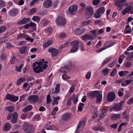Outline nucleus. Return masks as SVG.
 <instances>
[{
    "label": "nucleus",
    "mask_w": 133,
    "mask_h": 133,
    "mask_svg": "<svg viewBox=\"0 0 133 133\" xmlns=\"http://www.w3.org/2000/svg\"><path fill=\"white\" fill-rule=\"evenodd\" d=\"M46 63L45 62L37 61L34 63L32 65L34 68L33 70L34 72L36 73H39L43 71V69H45L48 66L46 64Z\"/></svg>",
    "instance_id": "1"
},
{
    "label": "nucleus",
    "mask_w": 133,
    "mask_h": 133,
    "mask_svg": "<svg viewBox=\"0 0 133 133\" xmlns=\"http://www.w3.org/2000/svg\"><path fill=\"white\" fill-rule=\"evenodd\" d=\"M23 131L26 133H34L35 128L31 124L24 123L23 127Z\"/></svg>",
    "instance_id": "2"
},
{
    "label": "nucleus",
    "mask_w": 133,
    "mask_h": 133,
    "mask_svg": "<svg viewBox=\"0 0 133 133\" xmlns=\"http://www.w3.org/2000/svg\"><path fill=\"white\" fill-rule=\"evenodd\" d=\"M56 22L59 25H63L65 24L66 21L64 18L61 16H59L57 18Z\"/></svg>",
    "instance_id": "3"
},
{
    "label": "nucleus",
    "mask_w": 133,
    "mask_h": 133,
    "mask_svg": "<svg viewBox=\"0 0 133 133\" xmlns=\"http://www.w3.org/2000/svg\"><path fill=\"white\" fill-rule=\"evenodd\" d=\"M127 1V0H116L115 5H117L118 10H121L123 7L124 3Z\"/></svg>",
    "instance_id": "4"
},
{
    "label": "nucleus",
    "mask_w": 133,
    "mask_h": 133,
    "mask_svg": "<svg viewBox=\"0 0 133 133\" xmlns=\"http://www.w3.org/2000/svg\"><path fill=\"white\" fill-rule=\"evenodd\" d=\"M77 8V5H73L70 6L69 8L68 11L70 14L74 15L76 14Z\"/></svg>",
    "instance_id": "5"
},
{
    "label": "nucleus",
    "mask_w": 133,
    "mask_h": 133,
    "mask_svg": "<svg viewBox=\"0 0 133 133\" xmlns=\"http://www.w3.org/2000/svg\"><path fill=\"white\" fill-rule=\"evenodd\" d=\"M39 97L37 95H31L28 98L29 101L31 103H35L37 102L39 99Z\"/></svg>",
    "instance_id": "6"
},
{
    "label": "nucleus",
    "mask_w": 133,
    "mask_h": 133,
    "mask_svg": "<svg viewBox=\"0 0 133 133\" xmlns=\"http://www.w3.org/2000/svg\"><path fill=\"white\" fill-rule=\"evenodd\" d=\"M107 101L108 102H111L114 100L115 98V94L113 92L109 93L107 97Z\"/></svg>",
    "instance_id": "7"
},
{
    "label": "nucleus",
    "mask_w": 133,
    "mask_h": 133,
    "mask_svg": "<svg viewBox=\"0 0 133 133\" xmlns=\"http://www.w3.org/2000/svg\"><path fill=\"white\" fill-rule=\"evenodd\" d=\"M48 51L51 53L52 57L57 56L58 53V50L57 49L52 47L49 48L48 49Z\"/></svg>",
    "instance_id": "8"
},
{
    "label": "nucleus",
    "mask_w": 133,
    "mask_h": 133,
    "mask_svg": "<svg viewBox=\"0 0 133 133\" xmlns=\"http://www.w3.org/2000/svg\"><path fill=\"white\" fill-rule=\"evenodd\" d=\"M122 102H121L118 103H116L112 107L113 109L116 111H119L121 110L122 108Z\"/></svg>",
    "instance_id": "9"
},
{
    "label": "nucleus",
    "mask_w": 133,
    "mask_h": 133,
    "mask_svg": "<svg viewBox=\"0 0 133 133\" xmlns=\"http://www.w3.org/2000/svg\"><path fill=\"white\" fill-rule=\"evenodd\" d=\"M95 38L94 37L91 35L85 34L83 35L82 36V39L84 41H86L87 40L90 39L93 40V38Z\"/></svg>",
    "instance_id": "10"
},
{
    "label": "nucleus",
    "mask_w": 133,
    "mask_h": 133,
    "mask_svg": "<svg viewBox=\"0 0 133 133\" xmlns=\"http://www.w3.org/2000/svg\"><path fill=\"white\" fill-rule=\"evenodd\" d=\"M71 114L70 113H65L62 115L61 119L64 121L68 120L71 118Z\"/></svg>",
    "instance_id": "11"
},
{
    "label": "nucleus",
    "mask_w": 133,
    "mask_h": 133,
    "mask_svg": "<svg viewBox=\"0 0 133 133\" xmlns=\"http://www.w3.org/2000/svg\"><path fill=\"white\" fill-rule=\"evenodd\" d=\"M100 110L101 111V113L100 114L99 118L100 119H102L105 117V115L108 112V111L103 108H101Z\"/></svg>",
    "instance_id": "12"
},
{
    "label": "nucleus",
    "mask_w": 133,
    "mask_h": 133,
    "mask_svg": "<svg viewBox=\"0 0 133 133\" xmlns=\"http://www.w3.org/2000/svg\"><path fill=\"white\" fill-rule=\"evenodd\" d=\"M43 6L45 8H49L52 5V2L51 0H46L43 2Z\"/></svg>",
    "instance_id": "13"
},
{
    "label": "nucleus",
    "mask_w": 133,
    "mask_h": 133,
    "mask_svg": "<svg viewBox=\"0 0 133 133\" xmlns=\"http://www.w3.org/2000/svg\"><path fill=\"white\" fill-rule=\"evenodd\" d=\"M99 93L98 91H94L90 93L89 94V96L91 99H93L96 97L98 94Z\"/></svg>",
    "instance_id": "14"
},
{
    "label": "nucleus",
    "mask_w": 133,
    "mask_h": 133,
    "mask_svg": "<svg viewBox=\"0 0 133 133\" xmlns=\"http://www.w3.org/2000/svg\"><path fill=\"white\" fill-rule=\"evenodd\" d=\"M18 10L15 8L10 10L9 12V15L11 16H14L16 15L18 12Z\"/></svg>",
    "instance_id": "15"
},
{
    "label": "nucleus",
    "mask_w": 133,
    "mask_h": 133,
    "mask_svg": "<svg viewBox=\"0 0 133 133\" xmlns=\"http://www.w3.org/2000/svg\"><path fill=\"white\" fill-rule=\"evenodd\" d=\"M86 13L88 15H90L93 14L94 11L93 8L90 7H88L85 10Z\"/></svg>",
    "instance_id": "16"
},
{
    "label": "nucleus",
    "mask_w": 133,
    "mask_h": 133,
    "mask_svg": "<svg viewBox=\"0 0 133 133\" xmlns=\"http://www.w3.org/2000/svg\"><path fill=\"white\" fill-rule=\"evenodd\" d=\"M84 31V29H82L79 28H76L74 30L75 33L76 35H80L83 33Z\"/></svg>",
    "instance_id": "17"
},
{
    "label": "nucleus",
    "mask_w": 133,
    "mask_h": 133,
    "mask_svg": "<svg viewBox=\"0 0 133 133\" xmlns=\"http://www.w3.org/2000/svg\"><path fill=\"white\" fill-rule=\"evenodd\" d=\"M132 8L131 5H129L125 9L122 11V13L123 15H125L127 13H128L130 12Z\"/></svg>",
    "instance_id": "18"
},
{
    "label": "nucleus",
    "mask_w": 133,
    "mask_h": 133,
    "mask_svg": "<svg viewBox=\"0 0 133 133\" xmlns=\"http://www.w3.org/2000/svg\"><path fill=\"white\" fill-rule=\"evenodd\" d=\"M30 18H24L22 20L18 22V24L19 25L24 24L28 23L29 21Z\"/></svg>",
    "instance_id": "19"
},
{
    "label": "nucleus",
    "mask_w": 133,
    "mask_h": 133,
    "mask_svg": "<svg viewBox=\"0 0 133 133\" xmlns=\"http://www.w3.org/2000/svg\"><path fill=\"white\" fill-rule=\"evenodd\" d=\"M80 42L79 41L75 40L71 42L70 43V45L72 46H74L77 47H78L79 43Z\"/></svg>",
    "instance_id": "20"
},
{
    "label": "nucleus",
    "mask_w": 133,
    "mask_h": 133,
    "mask_svg": "<svg viewBox=\"0 0 133 133\" xmlns=\"http://www.w3.org/2000/svg\"><path fill=\"white\" fill-rule=\"evenodd\" d=\"M32 108V106L31 105H29L24 107L22 110L23 112H26L31 110Z\"/></svg>",
    "instance_id": "21"
},
{
    "label": "nucleus",
    "mask_w": 133,
    "mask_h": 133,
    "mask_svg": "<svg viewBox=\"0 0 133 133\" xmlns=\"http://www.w3.org/2000/svg\"><path fill=\"white\" fill-rule=\"evenodd\" d=\"M85 121L84 120L82 121L79 122L77 126L76 131L75 133H76L77 131L78 130V129L80 128L82 126H83V127L84 126L85 124Z\"/></svg>",
    "instance_id": "22"
},
{
    "label": "nucleus",
    "mask_w": 133,
    "mask_h": 133,
    "mask_svg": "<svg viewBox=\"0 0 133 133\" xmlns=\"http://www.w3.org/2000/svg\"><path fill=\"white\" fill-rule=\"evenodd\" d=\"M11 128V125L9 123H6L4 126L3 129L4 131H8Z\"/></svg>",
    "instance_id": "23"
},
{
    "label": "nucleus",
    "mask_w": 133,
    "mask_h": 133,
    "mask_svg": "<svg viewBox=\"0 0 133 133\" xmlns=\"http://www.w3.org/2000/svg\"><path fill=\"white\" fill-rule=\"evenodd\" d=\"M27 50V47L23 46L21 47L19 50V51L21 54L25 53Z\"/></svg>",
    "instance_id": "24"
},
{
    "label": "nucleus",
    "mask_w": 133,
    "mask_h": 133,
    "mask_svg": "<svg viewBox=\"0 0 133 133\" xmlns=\"http://www.w3.org/2000/svg\"><path fill=\"white\" fill-rule=\"evenodd\" d=\"M96 97H97L96 102L97 103L101 102L102 98V95L99 93L98 94Z\"/></svg>",
    "instance_id": "25"
},
{
    "label": "nucleus",
    "mask_w": 133,
    "mask_h": 133,
    "mask_svg": "<svg viewBox=\"0 0 133 133\" xmlns=\"http://www.w3.org/2000/svg\"><path fill=\"white\" fill-rule=\"evenodd\" d=\"M121 116V114H116L112 116L111 117V119L113 120H116L118 119Z\"/></svg>",
    "instance_id": "26"
},
{
    "label": "nucleus",
    "mask_w": 133,
    "mask_h": 133,
    "mask_svg": "<svg viewBox=\"0 0 133 133\" xmlns=\"http://www.w3.org/2000/svg\"><path fill=\"white\" fill-rule=\"evenodd\" d=\"M60 84H57L56 87L55 88V90L54 91V92L52 91V92L54 94H56L58 93L60 91Z\"/></svg>",
    "instance_id": "27"
},
{
    "label": "nucleus",
    "mask_w": 133,
    "mask_h": 133,
    "mask_svg": "<svg viewBox=\"0 0 133 133\" xmlns=\"http://www.w3.org/2000/svg\"><path fill=\"white\" fill-rule=\"evenodd\" d=\"M52 43V41L51 40H49L48 42L45 43L43 44V46L46 48L51 45Z\"/></svg>",
    "instance_id": "28"
},
{
    "label": "nucleus",
    "mask_w": 133,
    "mask_h": 133,
    "mask_svg": "<svg viewBox=\"0 0 133 133\" xmlns=\"http://www.w3.org/2000/svg\"><path fill=\"white\" fill-rule=\"evenodd\" d=\"M25 81V79L24 77H21L18 80L16 84L17 85H19L21 83Z\"/></svg>",
    "instance_id": "29"
},
{
    "label": "nucleus",
    "mask_w": 133,
    "mask_h": 133,
    "mask_svg": "<svg viewBox=\"0 0 133 133\" xmlns=\"http://www.w3.org/2000/svg\"><path fill=\"white\" fill-rule=\"evenodd\" d=\"M110 69L108 68H106L103 70L102 71V74L105 76L107 75L109 72Z\"/></svg>",
    "instance_id": "30"
},
{
    "label": "nucleus",
    "mask_w": 133,
    "mask_h": 133,
    "mask_svg": "<svg viewBox=\"0 0 133 133\" xmlns=\"http://www.w3.org/2000/svg\"><path fill=\"white\" fill-rule=\"evenodd\" d=\"M112 45V42L110 41L106 42L104 44V46L105 47L109 48Z\"/></svg>",
    "instance_id": "31"
},
{
    "label": "nucleus",
    "mask_w": 133,
    "mask_h": 133,
    "mask_svg": "<svg viewBox=\"0 0 133 133\" xmlns=\"http://www.w3.org/2000/svg\"><path fill=\"white\" fill-rule=\"evenodd\" d=\"M45 34L49 35L52 33V30L51 28L49 27L45 29Z\"/></svg>",
    "instance_id": "32"
},
{
    "label": "nucleus",
    "mask_w": 133,
    "mask_h": 133,
    "mask_svg": "<svg viewBox=\"0 0 133 133\" xmlns=\"http://www.w3.org/2000/svg\"><path fill=\"white\" fill-rule=\"evenodd\" d=\"M127 58L129 61H131L133 59V51L128 55Z\"/></svg>",
    "instance_id": "33"
},
{
    "label": "nucleus",
    "mask_w": 133,
    "mask_h": 133,
    "mask_svg": "<svg viewBox=\"0 0 133 133\" xmlns=\"http://www.w3.org/2000/svg\"><path fill=\"white\" fill-rule=\"evenodd\" d=\"M97 10L100 14H103L105 12V9L104 7H101Z\"/></svg>",
    "instance_id": "34"
},
{
    "label": "nucleus",
    "mask_w": 133,
    "mask_h": 133,
    "mask_svg": "<svg viewBox=\"0 0 133 133\" xmlns=\"http://www.w3.org/2000/svg\"><path fill=\"white\" fill-rule=\"evenodd\" d=\"M111 59V58L110 57H108L106 58L103 61L102 65V66H103L105 64L109 62Z\"/></svg>",
    "instance_id": "35"
},
{
    "label": "nucleus",
    "mask_w": 133,
    "mask_h": 133,
    "mask_svg": "<svg viewBox=\"0 0 133 133\" xmlns=\"http://www.w3.org/2000/svg\"><path fill=\"white\" fill-rule=\"evenodd\" d=\"M6 108L7 110L10 112H13L14 111V108L12 106L6 107Z\"/></svg>",
    "instance_id": "36"
},
{
    "label": "nucleus",
    "mask_w": 133,
    "mask_h": 133,
    "mask_svg": "<svg viewBox=\"0 0 133 133\" xmlns=\"http://www.w3.org/2000/svg\"><path fill=\"white\" fill-rule=\"evenodd\" d=\"M96 32V30H92L90 31L91 33L93 35V37H95V38H93V40L95 39L96 38L97 36Z\"/></svg>",
    "instance_id": "37"
},
{
    "label": "nucleus",
    "mask_w": 133,
    "mask_h": 133,
    "mask_svg": "<svg viewBox=\"0 0 133 133\" xmlns=\"http://www.w3.org/2000/svg\"><path fill=\"white\" fill-rule=\"evenodd\" d=\"M18 97L15 96L14 95H12L11 101L15 102L18 101Z\"/></svg>",
    "instance_id": "38"
},
{
    "label": "nucleus",
    "mask_w": 133,
    "mask_h": 133,
    "mask_svg": "<svg viewBox=\"0 0 133 133\" xmlns=\"http://www.w3.org/2000/svg\"><path fill=\"white\" fill-rule=\"evenodd\" d=\"M94 16L95 18H98L100 17L101 15L100 13L97 10L96 12L94 14Z\"/></svg>",
    "instance_id": "39"
},
{
    "label": "nucleus",
    "mask_w": 133,
    "mask_h": 133,
    "mask_svg": "<svg viewBox=\"0 0 133 133\" xmlns=\"http://www.w3.org/2000/svg\"><path fill=\"white\" fill-rule=\"evenodd\" d=\"M78 47H77L74 46H73L70 50L71 52H74L77 51L78 49Z\"/></svg>",
    "instance_id": "40"
},
{
    "label": "nucleus",
    "mask_w": 133,
    "mask_h": 133,
    "mask_svg": "<svg viewBox=\"0 0 133 133\" xmlns=\"http://www.w3.org/2000/svg\"><path fill=\"white\" fill-rule=\"evenodd\" d=\"M91 22L90 20L84 21L82 23L81 25L82 26H85L88 25Z\"/></svg>",
    "instance_id": "41"
},
{
    "label": "nucleus",
    "mask_w": 133,
    "mask_h": 133,
    "mask_svg": "<svg viewBox=\"0 0 133 133\" xmlns=\"http://www.w3.org/2000/svg\"><path fill=\"white\" fill-rule=\"evenodd\" d=\"M16 59V57L14 56H12L11 57L10 61L11 64H14V63Z\"/></svg>",
    "instance_id": "42"
},
{
    "label": "nucleus",
    "mask_w": 133,
    "mask_h": 133,
    "mask_svg": "<svg viewBox=\"0 0 133 133\" xmlns=\"http://www.w3.org/2000/svg\"><path fill=\"white\" fill-rule=\"evenodd\" d=\"M23 64H21L18 67V66H16V70L18 72L21 71L22 68L23 67Z\"/></svg>",
    "instance_id": "43"
},
{
    "label": "nucleus",
    "mask_w": 133,
    "mask_h": 133,
    "mask_svg": "<svg viewBox=\"0 0 133 133\" xmlns=\"http://www.w3.org/2000/svg\"><path fill=\"white\" fill-rule=\"evenodd\" d=\"M46 103L49 104L51 102V99H50V94L48 95L46 97Z\"/></svg>",
    "instance_id": "44"
},
{
    "label": "nucleus",
    "mask_w": 133,
    "mask_h": 133,
    "mask_svg": "<svg viewBox=\"0 0 133 133\" xmlns=\"http://www.w3.org/2000/svg\"><path fill=\"white\" fill-rule=\"evenodd\" d=\"M100 2V0H93L92 1V4L95 5H98Z\"/></svg>",
    "instance_id": "45"
},
{
    "label": "nucleus",
    "mask_w": 133,
    "mask_h": 133,
    "mask_svg": "<svg viewBox=\"0 0 133 133\" xmlns=\"http://www.w3.org/2000/svg\"><path fill=\"white\" fill-rule=\"evenodd\" d=\"M6 29V27L5 26L0 27V34L4 32Z\"/></svg>",
    "instance_id": "46"
},
{
    "label": "nucleus",
    "mask_w": 133,
    "mask_h": 133,
    "mask_svg": "<svg viewBox=\"0 0 133 133\" xmlns=\"http://www.w3.org/2000/svg\"><path fill=\"white\" fill-rule=\"evenodd\" d=\"M62 78L65 80L69 79L70 78L69 76L66 75L65 74L62 76Z\"/></svg>",
    "instance_id": "47"
},
{
    "label": "nucleus",
    "mask_w": 133,
    "mask_h": 133,
    "mask_svg": "<svg viewBox=\"0 0 133 133\" xmlns=\"http://www.w3.org/2000/svg\"><path fill=\"white\" fill-rule=\"evenodd\" d=\"M124 65L125 67L128 68L130 67L132 65V63L131 62H128L124 63Z\"/></svg>",
    "instance_id": "48"
},
{
    "label": "nucleus",
    "mask_w": 133,
    "mask_h": 133,
    "mask_svg": "<svg viewBox=\"0 0 133 133\" xmlns=\"http://www.w3.org/2000/svg\"><path fill=\"white\" fill-rule=\"evenodd\" d=\"M117 70L116 69H115L110 73V76H114L117 73Z\"/></svg>",
    "instance_id": "49"
},
{
    "label": "nucleus",
    "mask_w": 133,
    "mask_h": 133,
    "mask_svg": "<svg viewBox=\"0 0 133 133\" xmlns=\"http://www.w3.org/2000/svg\"><path fill=\"white\" fill-rule=\"evenodd\" d=\"M12 95H11L9 94H8L6 96L5 98L8 100L11 101Z\"/></svg>",
    "instance_id": "50"
},
{
    "label": "nucleus",
    "mask_w": 133,
    "mask_h": 133,
    "mask_svg": "<svg viewBox=\"0 0 133 133\" xmlns=\"http://www.w3.org/2000/svg\"><path fill=\"white\" fill-rule=\"evenodd\" d=\"M39 19L38 17L37 16H34L32 18V19L33 21H38V22L39 21Z\"/></svg>",
    "instance_id": "51"
},
{
    "label": "nucleus",
    "mask_w": 133,
    "mask_h": 133,
    "mask_svg": "<svg viewBox=\"0 0 133 133\" xmlns=\"http://www.w3.org/2000/svg\"><path fill=\"white\" fill-rule=\"evenodd\" d=\"M45 128L46 129L48 130H51L52 128L51 126L48 124H46L45 126Z\"/></svg>",
    "instance_id": "52"
},
{
    "label": "nucleus",
    "mask_w": 133,
    "mask_h": 133,
    "mask_svg": "<svg viewBox=\"0 0 133 133\" xmlns=\"http://www.w3.org/2000/svg\"><path fill=\"white\" fill-rule=\"evenodd\" d=\"M25 35L24 34H22L21 33L17 35V38L16 39L18 40L20 38H21L22 37H25Z\"/></svg>",
    "instance_id": "53"
},
{
    "label": "nucleus",
    "mask_w": 133,
    "mask_h": 133,
    "mask_svg": "<svg viewBox=\"0 0 133 133\" xmlns=\"http://www.w3.org/2000/svg\"><path fill=\"white\" fill-rule=\"evenodd\" d=\"M27 115L26 113H24L22 114L21 116V118L23 119H26Z\"/></svg>",
    "instance_id": "54"
},
{
    "label": "nucleus",
    "mask_w": 133,
    "mask_h": 133,
    "mask_svg": "<svg viewBox=\"0 0 133 133\" xmlns=\"http://www.w3.org/2000/svg\"><path fill=\"white\" fill-rule=\"evenodd\" d=\"M116 60H114L112 63L109 64L108 65V66L110 67H111L113 66L116 63Z\"/></svg>",
    "instance_id": "55"
},
{
    "label": "nucleus",
    "mask_w": 133,
    "mask_h": 133,
    "mask_svg": "<svg viewBox=\"0 0 133 133\" xmlns=\"http://www.w3.org/2000/svg\"><path fill=\"white\" fill-rule=\"evenodd\" d=\"M78 101V97L77 96H75L74 98L73 102L74 104H76Z\"/></svg>",
    "instance_id": "56"
},
{
    "label": "nucleus",
    "mask_w": 133,
    "mask_h": 133,
    "mask_svg": "<svg viewBox=\"0 0 133 133\" xmlns=\"http://www.w3.org/2000/svg\"><path fill=\"white\" fill-rule=\"evenodd\" d=\"M29 25L31 27H33L34 28H36V25L35 23L33 22H31L30 23Z\"/></svg>",
    "instance_id": "57"
},
{
    "label": "nucleus",
    "mask_w": 133,
    "mask_h": 133,
    "mask_svg": "<svg viewBox=\"0 0 133 133\" xmlns=\"http://www.w3.org/2000/svg\"><path fill=\"white\" fill-rule=\"evenodd\" d=\"M91 76V73L89 72L85 76V78L87 79H89Z\"/></svg>",
    "instance_id": "58"
},
{
    "label": "nucleus",
    "mask_w": 133,
    "mask_h": 133,
    "mask_svg": "<svg viewBox=\"0 0 133 133\" xmlns=\"http://www.w3.org/2000/svg\"><path fill=\"white\" fill-rule=\"evenodd\" d=\"M17 121V118H13L11 120V122L13 124L16 123Z\"/></svg>",
    "instance_id": "59"
},
{
    "label": "nucleus",
    "mask_w": 133,
    "mask_h": 133,
    "mask_svg": "<svg viewBox=\"0 0 133 133\" xmlns=\"http://www.w3.org/2000/svg\"><path fill=\"white\" fill-rule=\"evenodd\" d=\"M75 89V87L73 85H72L70 88L69 92L70 93H72L73 92V91H74V89Z\"/></svg>",
    "instance_id": "60"
},
{
    "label": "nucleus",
    "mask_w": 133,
    "mask_h": 133,
    "mask_svg": "<svg viewBox=\"0 0 133 133\" xmlns=\"http://www.w3.org/2000/svg\"><path fill=\"white\" fill-rule=\"evenodd\" d=\"M127 103V104H132L133 103V98H130L128 101Z\"/></svg>",
    "instance_id": "61"
},
{
    "label": "nucleus",
    "mask_w": 133,
    "mask_h": 133,
    "mask_svg": "<svg viewBox=\"0 0 133 133\" xmlns=\"http://www.w3.org/2000/svg\"><path fill=\"white\" fill-rule=\"evenodd\" d=\"M5 4V2L3 1L2 0H0V6L2 7H3L4 6Z\"/></svg>",
    "instance_id": "62"
},
{
    "label": "nucleus",
    "mask_w": 133,
    "mask_h": 133,
    "mask_svg": "<svg viewBox=\"0 0 133 133\" xmlns=\"http://www.w3.org/2000/svg\"><path fill=\"white\" fill-rule=\"evenodd\" d=\"M1 58L2 60H5L6 58V56L4 54H2L1 56Z\"/></svg>",
    "instance_id": "63"
},
{
    "label": "nucleus",
    "mask_w": 133,
    "mask_h": 133,
    "mask_svg": "<svg viewBox=\"0 0 133 133\" xmlns=\"http://www.w3.org/2000/svg\"><path fill=\"white\" fill-rule=\"evenodd\" d=\"M59 36L60 37L64 38L66 37V35L64 33H62L60 34Z\"/></svg>",
    "instance_id": "64"
}]
</instances>
